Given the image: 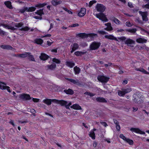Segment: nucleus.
Wrapping results in <instances>:
<instances>
[{
  "mask_svg": "<svg viewBox=\"0 0 149 149\" xmlns=\"http://www.w3.org/2000/svg\"><path fill=\"white\" fill-rule=\"evenodd\" d=\"M79 25L78 24H72L71 26V27H75L76 26H79Z\"/></svg>",
  "mask_w": 149,
  "mask_h": 149,
  "instance_id": "obj_63",
  "label": "nucleus"
},
{
  "mask_svg": "<svg viewBox=\"0 0 149 149\" xmlns=\"http://www.w3.org/2000/svg\"><path fill=\"white\" fill-rule=\"evenodd\" d=\"M52 101H54L55 102L57 103L61 106H65L67 109H69V106L72 104L71 102L69 101L61 100H53Z\"/></svg>",
  "mask_w": 149,
  "mask_h": 149,
  "instance_id": "obj_2",
  "label": "nucleus"
},
{
  "mask_svg": "<svg viewBox=\"0 0 149 149\" xmlns=\"http://www.w3.org/2000/svg\"><path fill=\"white\" fill-rule=\"evenodd\" d=\"M100 123L102 125H103L105 127H106L107 126V123L105 122H100Z\"/></svg>",
  "mask_w": 149,
  "mask_h": 149,
  "instance_id": "obj_56",
  "label": "nucleus"
},
{
  "mask_svg": "<svg viewBox=\"0 0 149 149\" xmlns=\"http://www.w3.org/2000/svg\"><path fill=\"white\" fill-rule=\"evenodd\" d=\"M124 92L122 90L121 91H118V95L120 96H123L125 95Z\"/></svg>",
  "mask_w": 149,
  "mask_h": 149,
  "instance_id": "obj_40",
  "label": "nucleus"
},
{
  "mask_svg": "<svg viewBox=\"0 0 149 149\" xmlns=\"http://www.w3.org/2000/svg\"><path fill=\"white\" fill-rule=\"evenodd\" d=\"M113 28L111 26H109L104 29V30L108 31H110L113 30Z\"/></svg>",
  "mask_w": 149,
  "mask_h": 149,
  "instance_id": "obj_49",
  "label": "nucleus"
},
{
  "mask_svg": "<svg viewBox=\"0 0 149 149\" xmlns=\"http://www.w3.org/2000/svg\"><path fill=\"white\" fill-rule=\"evenodd\" d=\"M141 33L143 34H145V33H148V32L145 30L144 29L141 28Z\"/></svg>",
  "mask_w": 149,
  "mask_h": 149,
  "instance_id": "obj_55",
  "label": "nucleus"
},
{
  "mask_svg": "<svg viewBox=\"0 0 149 149\" xmlns=\"http://www.w3.org/2000/svg\"><path fill=\"white\" fill-rule=\"evenodd\" d=\"M97 78L100 81L106 83L109 81V78L104 76L99 75L97 77Z\"/></svg>",
  "mask_w": 149,
  "mask_h": 149,
  "instance_id": "obj_8",
  "label": "nucleus"
},
{
  "mask_svg": "<svg viewBox=\"0 0 149 149\" xmlns=\"http://www.w3.org/2000/svg\"><path fill=\"white\" fill-rule=\"evenodd\" d=\"M116 127L117 130L119 131L120 130V127L119 125L118 124L116 125Z\"/></svg>",
  "mask_w": 149,
  "mask_h": 149,
  "instance_id": "obj_62",
  "label": "nucleus"
},
{
  "mask_svg": "<svg viewBox=\"0 0 149 149\" xmlns=\"http://www.w3.org/2000/svg\"><path fill=\"white\" fill-rule=\"evenodd\" d=\"M28 54H29V52H25L22 54H19L15 55V56L20 58H24L26 57H27Z\"/></svg>",
  "mask_w": 149,
  "mask_h": 149,
  "instance_id": "obj_23",
  "label": "nucleus"
},
{
  "mask_svg": "<svg viewBox=\"0 0 149 149\" xmlns=\"http://www.w3.org/2000/svg\"><path fill=\"white\" fill-rule=\"evenodd\" d=\"M122 90L124 91L125 94L129 93L132 91L131 88H122Z\"/></svg>",
  "mask_w": 149,
  "mask_h": 149,
  "instance_id": "obj_35",
  "label": "nucleus"
},
{
  "mask_svg": "<svg viewBox=\"0 0 149 149\" xmlns=\"http://www.w3.org/2000/svg\"><path fill=\"white\" fill-rule=\"evenodd\" d=\"M68 80L74 84L77 85H79L80 84L79 80L77 79L75 80L72 79H69Z\"/></svg>",
  "mask_w": 149,
  "mask_h": 149,
  "instance_id": "obj_27",
  "label": "nucleus"
},
{
  "mask_svg": "<svg viewBox=\"0 0 149 149\" xmlns=\"http://www.w3.org/2000/svg\"><path fill=\"white\" fill-rule=\"evenodd\" d=\"M84 94L88 95L90 96V97H92L94 96L95 95V94L92 93L90 92H85Z\"/></svg>",
  "mask_w": 149,
  "mask_h": 149,
  "instance_id": "obj_46",
  "label": "nucleus"
},
{
  "mask_svg": "<svg viewBox=\"0 0 149 149\" xmlns=\"http://www.w3.org/2000/svg\"><path fill=\"white\" fill-rule=\"evenodd\" d=\"M118 39L120 41H124L125 44L127 45L128 46L133 47L135 44V41L134 40L129 38L127 39L124 36L118 37Z\"/></svg>",
  "mask_w": 149,
  "mask_h": 149,
  "instance_id": "obj_1",
  "label": "nucleus"
},
{
  "mask_svg": "<svg viewBox=\"0 0 149 149\" xmlns=\"http://www.w3.org/2000/svg\"><path fill=\"white\" fill-rule=\"evenodd\" d=\"M4 4L6 6L10 9H12V7L11 4V3L10 1H7L4 2Z\"/></svg>",
  "mask_w": 149,
  "mask_h": 149,
  "instance_id": "obj_30",
  "label": "nucleus"
},
{
  "mask_svg": "<svg viewBox=\"0 0 149 149\" xmlns=\"http://www.w3.org/2000/svg\"><path fill=\"white\" fill-rule=\"evenodd\" d=\"M52 61L53 63H52L51 65H47V67L48 69L51 70H53L56 68V65L55 63L57 64H59L61 62L59 60L55 58L52 59Z\"/></svg>",
  "mask_w": 149,
  "mask_h": 149,
  "instance_id": "obj_4",
  "label": "nucleus"
},
{
  "mask_svg": "<svg viewBox=\"0 0 149 149\" xmlns=\"http://www.w3.org/2000/svg\"><path fill=\"white\" fill-rule=\"evenodd\" d=\"M136 41L139 43H146L147 40L144 38H139L136 39Z\"/></svg>",
  "mask_w": 149,
  "mask_h": 149,
  "instance_id": "obj_18",
  "label": "nucleus"
},
{
  "mask_svg": "<svg viewBox=\"0 0 149 149\" xmlns=\"http://www.w3.org/2000/svg\"><path fill=\"white\" fill-rule=\"evenodd\" d=\"M9 123H10L11 125H12L13 127H14L15 126V125L14 124V121L13 120H11L9 122Z\"/></svg>",
  "mask_w": 149,
  "mask_h": 149,
  "instance_id": "obj_64",
  "label": "nucleus"
},
{
  "mask_svg": "<svg viewBox=\"0 0 149 149\" xmlns=\"http://www.w3.org/2000/svg\"><path fill=\"white\" fill-rule=\"evenodd\" d=\"M35 42L37 44L41 45L43 41L41 39H38L35 40Z\"/></svg>",
  "mask_w": 149,
  "mask_h": 149,
  "instance_id": "obj_39",
  "label": "nucleus"
},
{
  "mask_svg": "<svg viewBox=\"0 0 149 149\" xmlns=\"http://www.w3.org/2000/svg\"><path fill=\"white\" fill-rule=\"evenodd\" d=\"M95 8L97 11L102 13L104 11L106 8L103 5L98 3L96 6Z\"/></svg>",
  "mask_w": 149,
  "mask_h": 149,
  "instance_id": "obj_6",
  "label": "nucleus"
},
{
  "mask_svg": "<svg viewBox=\"0 0 149 149\" xmlns=\"http://www.w3.org/2000/svg\"><path fill=\"white\" fill-rule=\"evenodd\" d=\"M6 34V32L2 30L1 29H0V35L1 36H4Z\"/></svg>",
  "mask_w": 149,
  "mask_h": 149,
  "instance_id": "obj_51",
  "label": "nucleus"
},
{
  "mask_svg": "<svg viewBox=\"0 0 149 149\" xmlns=\"http://www.w3.org/2000/svg\"><path fill=\"white\" fill-rule=\"evenodd\" d=\"M126 24L127 26L129 27H131L132 26L130 22H127L126 23Z\"/></svg>",
  "mask_w": 149,
  "mask_h": 149,
  "instance_id": "obj_54",
  "label": "nucleus"
},
{
  "mask_svg": "<svg viewBox=\"0 0 149 149\" xmlns=\"http://www.w3.org/2000/svg\"><path fill=\"white\" fill-rule=\"evenodd\" d=\"M74 70L75 74H79L80 71V69L79 68L75 66L74 68Z\"/></svg>",
  "mask_w": 149,
  "mask_h": 149,
  "instance_id": "obj_33",
  "label": "nucleus"
},
{
  "mask_svg": "<svg viewBox=\"0 0 149 149\" xmlns=\"http://www.w3.org/2000/svg\"><path fill=\"white\" fill-rule=\"evenodd\" d=\"M95 16L100 20L104 22H107L108 21L105 14L103 13L96 14Z\"/></svg>",
  "mask_w": 149,
  "mask_h": 149,
  "instance_id": "obj_5",
  "label": "nucleus"
},
{
  "mask_svg": "<svg viewBox=\"0 0 149 149\" xmlns=\"http://www.w3.org/2000/svg\"><path fill=\"white\" fill-rule=\"evenodd\" d=\"M130 130L132 132H134L141 134H145L144 132L141 131L139 128H138L132 127L130 129Z\"/></svg>",
  "mask_w": 149,
  "mask_h": 149,
  "instance_id": "obj_10",
  "label": "nucleus"
},
{
  "mask_svg": "<svg viewBox=\"0 0 149 149\" xmlns=\"http://www.w3.org/2000/svg\"><path fill=\"white\" fill-rule=\"evenodd\" d=\"M139 12L141 15L143 20L145 21H148V19L147 17V12H142L141 11H139Z\"/></svg>",
  "mask_w": 149,
  "mask_h": 149,
  "instance_id": "obj_12",
  "label": "nucleus"
},
{
  "mask_svg": "<svg viewBox=\"0 0 149 149\" xmlns=\"http://www.w3.org/2000/svg\"><path fill=\"white\" fill-rule=\"evenodd\" d=\"M143 8H146L149 9V3L143 6Z\"/></svg>",
  "mask_w": 149,
  "mask_h": 149,
  "instance_id": "obj_58",
  "label": "nucleus"
},
{
  "mask_svg": "<svg viewBox=\"0 0 149 149\" xmlns=\"http://www.w3.org/2000/svg\"><path fill=\"white\" fill-rule=\"evenodd\" d=\"M32 100L34 102H37L39 101V99L37 98H33Z\"/></svg>",
  "mask_w": 149,
  "mask_h": 149,
  "instance_id": "obj_57",
  "label": "nucleus"
},
{
  "mask_svg": "<svg viewBox=\"0 0 149 149\" xmlns=\"http://www.w3.org/2000/svg\"><path fill=\"white\" fill-rule=\"evenodd\" d=\"M109 19L110 20L113 21L114 23L117 25H120L122 24L120 22L117 18L113 16L110 17Z\"/></svg>",
  "mask_w": 149,
  "mask_h": 149,
  "instance_id": "obj_11",
  "label": "nucleus"
},
{
  "mask_svg": "<svg viewBox=\"0 0 149 149\" xmlns=\"http://www.w3.org/2000/svg\"><path fill=\"white\" fill-rule=\"evenodd\" d=\"M1 47L3 49H11L12 48V47L9 45H2Z\"/></svg>",
  "mask_w": 149,
  "mask_h": 149,
  "instance_id": "obj_31",
  "label": "nucleus"
},
{
  "mask_svg": "<svg viewBox=\"0 0 149 149\" xmlns=\"http://www.w3.org/2000/svg\"><path fill=\"white\" fill-rule=\"evenodd\" d=\"M46 5V4L44 3L43 4H38L36 5L35 7L41 8L44 6Z\"/></svg>",
  "mask_w": 149,
  "mask_h": 149,
  "instance_id": "obj_47",
  "label": "nucleus"
},
{
  "mask_svg": "<svg viewBox=\"0 0 149 149\" xmlns=\"http://www.w3.org/2000/svg\"><path fill=\"white\" fill-rule=\"evenodd\" d=\"M62 1L61 0H52L51 1V3L53 6H56L57 5L61 4Z\"/></svg>",
  "mask_w": 149,
  "mask_h": 149,
  "instance_id": "obj_16",
  "label": "nucleus"
},
{
  "mask_svg": "<svg viewBox=\"0 0 149 149\" xmlns=\"http://www.w3.org/2000/svg\"><path fill=\"white\" fill-rule=\"evenodd\" d=\"M86 9L84 8H81L80 11L78 14V15L79 17H83L86 14Z\"/></svg>",
  "mask_w": 149,
  "mask_h": 149,
  "instance_id": "obj_13",
  "label": "nucleus"
},
{
  "mask_svg": "<svg viewBox=\"0 0 149 149\" xmlns=\"http://www.w3.org/2000/svg\"><path fill=\"white\" fill-rule=\"evenodd\" d=\"M6 84L0 82V88L2 90L6 89L8 92L10 93L11 91L10 89V87L8 86H6Z\"/></svg>",
  "mask_w": 149,
  "mask_h": 149,
  "instance_id": "obj_9",
  "label": "nucleus"
},
{
  "mask_svg": "<svg viewBox=\"0 0 149 149\" xmlns=\"http://www.w3.org/2000/svg\"><path fill=\"white\" fill-rule=\"evenodd\" d=\"M30 29V28L27 26H25L24 27L22 28L21 29H20L19 30L21 31H27Z\"/></svg>",
  "mask_w": 149,
  "mask_h": 149,
  "instance_id": "obj_41",
  "label": "nucleus"
},
{
  "mask_svg": "<svg viewBox=\"0 0 149 149\" xmlns=\"http://www.w3.org/2000/svg\"><path fill=\"white\" fill-rule=\"evenodd\" d=\"M125 141L130 145H132L133 144V141L128 138H127Z\"/></svg>",
  "mask_w": 149,
  "mask_h": 149,
  "instance_id": "obj_42",
  "label": "nucleus"
},
{
  "mask_svg": "<svg viewBox=\"0 0 149 149\" xmlns=\"http://www.w3.org/2000/svg\"><path fill=\"white\" fill-rule=\"evenodd\" d=\"M64 92L67 94L72 95L74 93L73 91L70 89L67 90H64Z\"/></svg>",
  "mask_w": 149,
  "mask_h": 149,
  "instance_id": "obj_34",
  "label": "nucleus"
},
{
  "mask_svg": "<svg viewBox=\"0 0 149 149\" xmlns=\"http://www.w3.org/2000/svg\"><path fill=\"white\" fill-rule=\"evenodd\" d=\"M20 98L26 100H29L31 99V97L28 94H23L20 95Z\"/></svg>",
  "mask_w": 149,
  "mask_h": 149,
  "instance_id": "obj_14",
  "label": "nucleus"
},
{
  "mask_svg": "<svg viewBox=\"0 0 149 149\" xmlns=\"http://www.w3.org/2000/svg\"><path fill=\"white\" fill-rule=\"evenodd\" d=\"M77 36L83 38H87L88 37L91 38H93L94 37H97V35L96 34L93 33L87 34L84 33H81L78 34Z\"/></svg>",
  "mask_w": 149,
  "mask_h": 149,
  "instance_id": "obj_3",
  "label": "nucleus"
},
{
  "mask_svg": "<svg viewBox=\"0 0 149 149\" xmlns=\"http://www.w3.org/2000/svg\"><path fill=\"white\" fill-rule=\"evenodd\" d=\"M40 58L42 60H45L48 59L49 56L44 53H41Z\"/></svg>",
  "mask_w": 149,
  "mask_h": 149,
  "instance_id": "obj_20",
  "label": "nucleus"
},
{
  "mask_svg": "<svg viewBox=\"0 0 149 149\" xmlns=\"http://www.w3.org/2000/svg\"><path fill=\"white\" fill-rule=\"evenodd\" d=\"M36 9L35 7H27V12H32L35 11Z\"/></svg>",
  "mask_w": 149,
  "mask_h": 149,
  "instance_id": "obj_37",
  "label": "nucleus"
},
{
  "mask_svg": "<svg viewBox=\"0 0 149 149\" xmlns=\"http://www.w3.org/2000/svg\"><path fill=\"white\" fill-rule=\"evenodd\" d=\"M23 24L22 22H20L19 23H17L15 25V26L17 28H20L22 26Z\"/></svg>",
  "mask_w": 149,
  "mask_h": 149,
  "instance_id": "obj_43",
  "label": "nucleus"
},
{
  "mask_svg": "<svg viewBox=\"0 0 149 149\" xmlns=\"http://www.w3.org/2000/svg\"><path fill=\"white\" fill-rule=\"evenodd\" d=\"M141 94H139L138 95L134 94L133 95V97H135L134 100L136 102H138L140 101V99L141 97Z\"/></svg>",
  "mask_w": 149,
  "mask_h": 149,
  "instance_id": "obj_29",
  "label": "nucleus"
},
{
  "mask_svg": "<svg viewBox=\"0 0 149 149\" xmlns=\"http://www.w3.org/2000/svg\"><path fill=\"white\" fill-rule=\"evenodd\" d=\"M66 65L67 66L72 68L75 65V64L72 61H68L66 62Z\"/></svg>",
  "mask_w": 149,
  "mask_h": 149,
  "instance_id": "obj_26",
  "label": "nucleus"
},
{
  "mask_svg": "<svg viewBox=\"0 0 149 149\" xmlns=\"http://www.w3.org/2000/svg\"><path fill=\"white\" fill-rule=\"evenodd\" d=\"M143 48L144 49H146L147 50H149V48L146 47L145 45L143 46Z\"/></svg>",
  "mask_w": 149,
  "mask_h": 149,
  "instance_id": "obj_60",
  "label": "nucleus"
},
{
  "mask_svg": "<svg viewBox=\"0 0 149 149\" xmlns=\"http://www.w3.org/2000/svg\"><path fill=\"white\" fill-rule=\"evenodd\" d=\"M96 130V129H94L93 130H91L89 134L90 136L93 139H95V134L94 131H95Z\"/></svg>",
  "mask_w": 149,
  "mask_h": 149,
  "instance_id": "obj_19",
  "label": "nucleus"
},
{
  "mask_svg": "<svg viewBox=\"0 0 149 149\" xmlns=\"http://www.w3.org/2000/svg\"><path fill=\"white\" fill-rule=\"evenodd\" d=\"M34 18H35L36 19H42V17H41V16H36L33 17Z\"/></svg>",
  "mask_w": 149,
  "mask_h": 149,
  "instance_id": "obj_59",
  "label": "nucleus"
},
{
  "mask_svg": "<svg viewBox=\"0 0 149 149\" xmlns=\"http://www.w3.org/2000/svg\"><path fill=\"white\" fill-rule=\"evenodd\" d=\"M135 70L137 71H139L142 72L143 73L145 74H149V72L146 71L145 70L142 68H136Z\"/></svg>",
  "mask_w": 149,
  "mask_h": 149,
  "instance_id": "obj_21",
  "label": "nucleus"
},
{
  "mask_svg": "<svg viewBox=\"0 0 149 149\" xmlns=\"http://www.w3.org/2000/svg\"><path fill=\"white\" fill-rule=\"evenodd\" d=\"M126 31L134 33L136 31V29H129L126 30Z\"/></svg>",
  "mask_w": 149,
  "mask_h": 149,
  "instance_id": "obj_44",
  "label": "nucleus"
},
{
  "mask_svg": "<svg viewBox=\"0 0 149 149\" xmlns=\"http://www.w3.org/2000/svg\"><path fill=\"white\" fill-rule=\"evenodd\" d=\"M70 107L71 108L76 110H81V109L80 106L78 104H74L72 106H71Z\"/></svg>",
  "mask_w": 149,
  "mask_h": 149,
  "instance_id": "obj_22",
  "label": "nucleus"
},
{
  "mask_svg": "<svg viewBox=\"0 0 149 149\" xmlns=\"http://www.w3.org/2000/svg\"><path fill=\"white\" fill-rule=\"evenodd\" d=\"M97 2V1L95 0H92L90 1L88 5V6L90 7H91L92 5Z\"/></svg>",
  "mask_w": 149,
  "mask_h": 149,
  "instance_id": "obj_45",
  "label": "nucleus"
},
{
  "mask_svg": "<svg viewBox=\"0 0 149 149\" xmlns=\"http://www.w3.org/2000/svg\"><path fill=\"white\" fill-rule=\"evenodd\" d=\"M35 13L39 15L40 16H41L42 15L44 14L43 9H41L37 10Z\"/></svg>",
  "mask_w": 149,
  "mask_h": 149,
  "instance_id": "obj_38",
  "label": "nucleus"
},
{
  "mask_svg": "<svg viewBox=\"0 0 149 149\" xmlns=\"http://www.w3.org/2000/svg\"><path fill=\"white\" fill-rule=\"evenodd\" d=\"M27 57L28 58L32 61H35V60L33 56L31 54V53H29V54H28V56Z\"/></svg>",
  "mask_w": 149,
  "mask_h": 149,
  "instance_id": "obj_36",
  "label": "nucleus"
},
{
  "mask_svg": "<svg viewBox=\"0 0 149 149\" xmlns=\"http://www.w3.org/2000/svg\"><path fill=\"white\" fill-rule=\"evenodd\" d=\"M3 26L5 28L9 29H11L12 30H14L16 29V28H15L14 27L7 24H3Z\"/></svg>",
  "mask_w": 149,
  "mask_h": 149,
  "instance_id": "obj_24",
  "label": "nucleus"
},
{
  "mask_svg": "<svg viewBox=\"0 0 149 149\" xmlns=\"http://www.w3.org/2000/svg\"><path fill=\"white\" fill-rule=\"evenodd\" d=\"M100 45V42H94L92 43L90 46V49L91 50H94L98 49Z\"/></svg>",
  "mask_w": 149,
  "mask_h": 149,
  "instance_id": "obj_7",
  "label": "nucleus"
},
{
  "mask_svg": "<svg viewBox=\"0 0 149 149\" xmlns=\"http://www.w3.org/2000/svg\"><path fill=\"white\" fill-rule=\"evenodd\" d=\"M79 45L76 43H74L73 45L71 46V47L72 48V50L70 51L71 53H72L74 51L78 48Z\"/></svg>",
  "mask_w": 149,
  "mask_h": 149,
  "instance_id": "obj_17",
  "label": "nucleus"
},
{
  "mask_svg": "<svg viewBox=\"0 0 149 149\" xmlns=\"http://www.w3.org/2000/svg\"><path fill=\"white\" fill-rule=\"evenodd\" d=\"M53 99H46L43 100V102L47 105H49L51 104V102H55L54 101H52Z\"/></svg>",
  "mask_w": 149,
  "mask_h": 149,
  "instance_id": "obj_25",
  "label": "nucleus"
},
{
  "mask_svg": "<svg viewBox=\"0 0 149 149\" xmlns=\"http://www.w3.org/2000/svg\"><path fill=\"white\" fill-rule=\"evenodd\" d=\"M120 138L122 139H123L124 141H125V140L127 138L125 137L123 135V134H120Z\"/></svg>",
  "mask_w": 149,
  "mask_h": 149,
  "instance_id": "obj_50",
  "label": "nucleus"
},
{
  "mask_svg": "<svg viewBox=\"0 0 149 149\" xmlns=\"http://www.w3.org/2000/svg\"><path fill=\"white\" fill-rule=\"evenodd\" d=\"M96 101L97 102H107L106 100L102 97H98L96 99Z\"/></svg>",
  "mask_w": 149,
  "mask_h": 149,
  "instance_id": "obj_28",
  "label": "nucleus"
},
{
  "mask_svg": "<svg viewBox=\"0 0 149 149\" xmlns=\"http://www.w3.org/2000/svg\"><path fill=\"white\" fill-rule=\"evenodd\" d=\"M27 7H24L23 8H22L20 9L19 11L21 13H24L25 12H27Z\"/></svg>",
  "mask_w": 149,
  "mask_h": 149,
  "instance_id": "obj_48",
  "label": "nucleus"
},
{
  "mask_svg": "<svg viewBox=\"0 0 149 149\" xmlns=\"http://www.w3.org/2000/svg\"><path fill=\"white\" fill-rule=\"evenodd\" d=\"M105 38L111 40H114L116 41H118L119 39L118 38H117L113 35H107L105 36Z\"/></svg>",
  "mask_w": 149,
  "mask_h": 149,
  "instance_id": "obj_15",
  "label": "nucleus"
},
{
  "mask_svg": "<svg viewBox=\"0 0 149 149\" xmlns=\"http://www.w3.org/2000/svg\"><path fill=\"white\" fill-rule=\"evenodd\" d=\"M124 31V30L123 29H118V30H117V32L123 33Z\"/></svg>",
  "mask_w": 149,
  "mask_h": 149,
  "instance_id": "obj_61",
  "label": "nucleus"
},
{
  "mask_svg": "<svg viewBox=\"0 0 149 149\" xmlns=\"http://www.w3.org/2000/svg\"><path fill=\"white\" fill-rule=\"evenodd\" d=\"M30 112L32 113H33V116H36L35 114L36 113V111L35 110H34V109H30Z\"/></svg>",
  "mask_w": 149,
  "mask_h": 149,
  "instance_id": "obj_52",
  "label": "nucleus"
},
{
  "mask_svg": "<svg viewBox=\"0 0 149 149\" xmlns=\"http://www.w3.org/2000/svg\"><path fill=\"white\" fill-rule=\"evenodd\" d=\"M98 32L100 34L104 35L106 34L107 33L104 31H98Z\"/></svg>",
  "mask_w": 149,
  "mask_h": 149,
  "instance_id": "obj_53",
  "label": "nucleus"
},
{
  "mask_svg": "<svg viewBox=\"0 0 149 149\" xmlns=\"http://www.w3.org/2000/svg\"><path fill=\"white\" fill-rule=\"evenodd\" d=\"M85 52L77 51L75 52V54L77 56H80L86 53Z\"/></svg>",
  "mask_w": 149,
  "mask_h": 149,
  "instance_id": "obj_32",
  "label": "nucleus"
}]
</instances>
